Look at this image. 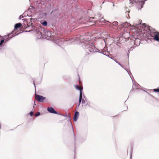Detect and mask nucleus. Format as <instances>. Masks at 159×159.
<instances>
[{"instance_id":"nucleus-33","label":"nucleus","mask_w":159,"mask_h":159,"mask_svg":"<svg viewBox=\"0 0 159 159\" xmlns=\"http://www.w3.org/2000/svg\"><path fill=\"white\" fill-rule=\"evenodd\" d=\"M100 38H102L103 40H104V43H105V38L104 37H103L102 36L101 37H100Z\"/></svg>"},{"instance_id":"nucleus-30","label":"nucleus","mask_w":159,"mask_h":159,"mask_svg":"<svg viewBox=\"0 0 159 159\" xmlns=\"http://www.w3.org/2000/svg\"><path fill=\"white\" fill-rule=\"evenodd\" d=\"M153 91L155 92H159V88L157 89H153Z\"/></svg>"},{"instance_id":"nucleus-41","label":"nucleus","mask_w":159,"mask_h":159,"mask_svg":"<svg viewBox=\"0 0 159 159\" xmlns=\"http://www.w3.org/2000/svg\"><path fill=\"white\" fill-rule=\"evenodd\" d=\"M80 104H79V103L78 104V107H79L80 105Z\"/></svg>"},{"instance_id":"nucleus-22","label":"nucleus","mask_w":159,"mask_h":159,"mask_svg":"<svg viewBox=\"0 0 159 159\" xmlns=\"http://www.w3.org/2000/svg\"><path fill=\"white\" fill-rule=\"evenodd\" d=\"M67 2L70 3H72L73 2H76L77 0H66Z\"/></svg>"},{"instance_id":"nucleus-2","label":"nucleus","mask_w":159,"mask_h":159,"mask_svg":"<svg viewBox=\"0 0 159 159\" xmlns=\"http://www.w3.org/2000/svg\"><path fill=\"white\" fill-rule=\"evenodd\" d=\"M60 115H61V114ZM62 116H64L66 117L69 119L68 121L70 122V126L72 128V131H73V133L74 138V146H75V148H74L75 149H74V152L75 153L74 158H75V154L76 153L75 148H76V143L77 138H76V135L75 134L72 124V122L70 120L71 116L70 115H69V114H64V115H62Z\"/></svg>"},{"instance_id":"nucleus-24","label":"nucleus","mask_w":159,"mask_h":159,"mask_svg":"<svg viewBox=\"0 0 159 159\" xmlns=\"http://www.w3.org/2000/svg\"><path fill=\"white\" fill-rule=\"evenodd\" d=\"M25 12L23 13V15H20V16L19 17V19H21V18H23L24 17L26 16L25 15Z\"/></svg>"},{"instance_id":"nucleus-43","label":"nucleus","mask_w":159,"mask_h":159,"mask_svg":"<svg viewBox=\"0 0 159 159\" xmlns=\"http://www.w3.org/2000/svg\"><path fill=\"white\" fill-rule=\"evenodd\" d=\"M63 40H63V39H61V41H62H62H63Z\"/></svg>"},{"instance_id":"nucleus-11","label":"nucleus","mask_w":159,"mask_h":159,"mask_svg":"<svg viewBox=\"0 0 159 159\" xmlns=\"http://www.w3.org/2000/svg\"><path fill=\"white\" fill-rule=\"evenodd\" d=\"M22 25V24L20 23H18L14 25V30L13 31H14V34H15V33L17 34V32L16 31V30H17L18 28L20 27Z\"/></svg>"},{"instance_id":"nucleus-10","label":"nucleus","mask_w":159,"mask_h":159,"mask_svg":"<svg viewBox=\"0 0 159 159\" xmlns=\"http://www.w3.org/2000/svg\"><path fill=\"white\" fill-rule=\"evenodd\" d=\"M38 17L40 18H46L48 14L46 12H42L40 10L38 12Z\"/></svg>"},{"instance_id":"nucleus-36","label":"nucleus","mask_w":159,"mask_h":159,"mask_svg":"<svg viewBox=\"0 0 159 159\" xmlns=\"http://www.w3.org/2000/svg\"><path fill=\"white\" fill-rule=\"evenodd\" d=\"M100 53H101V54H102V55H106L107 56V57H108L109 56V55H106L105 54H104L102 52H100Z\"/></svg>"},{"instance_id":"nucleus-47","label":"nucleus","mask_w":159,"mask_h":159,"mask_svg":"<svg viewBox=\"0 0 159 159\" xmlns=\"http://www.w3.org/2000/svg\"><path fill=\"white\" fill-rule=\"evenodd\" d=\"M111 58V59H113L111 58Z\"/></svg>"},{"instance_id":"nucleus-38","label":"nucleus","mask_w":159,"mask_h":159,"mask_svg":"<svg viewBox=\"0 0 159 159\" xmlns=\"http://www.w3.org/2000/svg\"><path fill=\"white\" fill-rule=\"evenodd\" d=\"M83 98H84V99H85V98H86L85 97V96H84V94H83Z\"/></svg>"},{"instance_id":"nucleus-16","label":"nucleus","mask_w":159,"mask_h":159,"mask_svg":"<svg viewBox=\"0 0 159 159\" xmlns=\"http://www.w3.org/2000/svg\"><path fill=\"white\" fill-rule=\"evenodd\" d=\"M154 39L155 40L159 42V34L156 33L154 36Z\"/></svg>"},{"instance_id":"nucleus-37","label":"nucleus","mask_w":159,"mask_h":159,"mask_svg":"<svg viewBox=\"0 0 159 159\" xmlns=\"http://www.w3.org/2000/svg\"><path fill=\"white\" fill-rule=\"evenodd\" d=\"M32 31V30H30L29 31H25V32H30Z\"/></svg>"},{"instance_id":"nucleus-3","label":"nucleus","mask_w":159,"mask_h":159,"mask_svg":"<svg viewBox=\"0 0 159 159\" xmlns=\"http://www.w3.org/2000/svg\"><path fill=\"white\" fill-rule=\"evenodd\" d=\"M41 31L43 32L44 39H46L48 40H52L53 37L52 32L48 31L44 28H41Z\"/></svg>"},{"instance_id":"nucleus-9","label":"nucleus","mask_w":159,"mask_h":159,"mask_svg":"<svg viewBox=\"0 0 159 159\" xmlns=\"http://www.w3.org/2000/svg\"><path fill=\"white\" fill-rule=\"evenodd\" d=\"M47 111L50 113L60 115L61 114L56 111L52 107H49L47 108Z\"/></svg>"},{"instance_id":"nucleus-34","label":"nucleus","mask_w":159,"mask_h":159,"mask_svg":"<svg viewBox=\"0 0 159 159\" xmlns=\"http://www.w3.org/2000/svg\"><path fill=\"white\" fill-rule=\"evenodd\" d=\"M82 99L81 98H79V104H80L81 102H82Z\"/></svg>"},{"instance_id":"nucleus-25","label":"nucleus","mask_w":159,"mask_h":159,"mask_svg":"<svg viewBox=\"0 0 159 159\" xmlns=\"http://www.w3.org/2000/svg\"><path fill=\"white\" fill-rule=\"evenodd\" d=\"M106 22V21L104 20V19L102 17V18L100 17V23H105Z\"/></svg>"},{"instance_id":"nucleus-32","label":"nucleus","mask_w":159,"mask_h":159,"mask_svg":"<svg viewBox=\"0 0 159 159\" xmlns=\"http://www.w3.org/2000/svg\"><path fill=\"white\" fill-rule=\"evenodd\" d=\"M103 33H102L101 34V35L102 36H106L107 35V34L106 33H105L104 34H103Z\"/></svg>"},{"instance_id":"nucleus-20","label":"nucleus","mask_w":159,"mask_h":159,"mask_svg":"<svg viewBox=\"0 0 159 159\" xmlns=\"http://www.w3.org/2000/svg\"><path fill=\"white\" fill-rule=\"evenodd\" d=\"M5 39L4 38H2L1 39V40H0V46L1 45H2L3 43L4 42H5Z\"/></svg>"},{"instance_id":"nucleus-40","label":"nucleus","mask_w":159,"mask_h":159,"mask_svg":"<svg viewBox=\"0 0 159 159\" xmlns=\"http://www.w3.org/2000/svg\"><path fill=\"white\" fill-rule=\"evenodd\" d=\"M85 100V102H87V98H85V99H84Z\"/></svg>"},{"instance_id":"nucleus-13","label":"nucleus","mask_w":159,"mask_h":159,"mask_svg":"<svg viewBox=\"0 0 159 159\" xmlns=\"http://www.w3.org/2000/svg\"><path fill=\"white\" fill-rule=\"evenodd\" d=\"M79 115V112L77 111H75V112L73 118L74 121L76 122L77 121V119L78 118Z\"/></svg>"},{"instance_id":"nucleus-26","label":"nucleus","mask_w":159,"mask_h":159,"mask_svg":"<svg viewBox=\"0 0 159 159\" xmlns=\"http://www.w3.org/2000/svg\"><path fill=\"white\" fill-rule=\"evenodd\" d=\"M40 115V113L39 112H38L36 114H35L34 115L36 117H37Z\"/></svg>"},{"instance_id":"nucleus-45","label":"nucleus","mask_w":159,"mask_h":159,"mask_svg":"<svg viewBox=\"0 0 159 159\" xmlns=\"http://www.w3.org/2000/svg\"><path fill=\"white\" fill-rule=\"evenodd\" d=\"M25 16H26V14H25Z\"/></svg>"},{"instance_id":"nucleus-7","label":"nucleus","mask_w":159,"mask_h":159,"mask_svg":"<svg viewBox=\"0 0 159 159\" xmlns=\"http://www.w3.org/2000/svg\"><path fill=\"white\" fill-rule=\"evenodd\" d=\"M50 0H40L34 2V4L39 8H43L42 6H44L46 2H49Z\"/></svg>"},{"instance_id":"nucleus-4","label":"nucleus","mask_w":159,"mask_h":159,"mask_svg":"<svg viewBox=\"0 0 159 159\" xmlns=\"http://www.w3.org/2000/svg\"><path fill=\"white\" fill-rule=\"evenodd\" d=\"M54 17L58 18L60 15V12L59 11V7L57 5H55V7L51 12L50 14Z\"/></svg>"},{"instance_id":"nucleus-17","label":"nucleus","mask_w":159,"mask_h":159,"mask_svg":"<svg viewBox=\"0 0 159 159\" xmlns=\"http://www.w3.org/2000/svg\"><path fill=\"white\" fill-rule=\"evenodd\" d=\"M86 139V137H85L84 138H80L79 139V142L80 143H82L85 141Z\"/></svg>"},{"instance_id":"nucleus-18","label":"nucleus","mask_w":159,"mask_h":159,"mask_svg":"<svg viewBox=\"0 0 159 159\" xmlns=\"http://www.w3.org/2000/svg\"><path fill=\"white\" fill-rule=\"evenodd\" d=\"M138 2L139 1L137 0H129V3L132 5Z\"/></svg>"},{"instance_id":"nucleus-39","label":"nucleus","mask_w":159,"mask_h":159,"mask_svg":"<svg viewBox=\"0 0 159 159\" xmlns=\"http://www.w3.org/2000/svg\"><path fill=\"white\" fill-rule=\"evenodd\" d=\"M78 76H79V75H78ZM79 82H80V77H79Z\"/></svg>"},{"instance_id":"nucleus-19","label":"nucleus","mask_w":159,"mask_h":159,"mask_svg":"<svg viewBox=\"0 0 159 159\" xmlns=\"http://www.w3.org/2000/svg\"><path fill=\"white\" fill-rule=\"evenodd\" d=\"M75 88L77 90H78L80 91H80L83 90V88H82V89H81L79 86L78 85H75Z\"/></svg>"},{"instance_id":"nucleus-42","label":"nucleus","mask_w":159,"mask_h":159,"mask_svg":"<svg viewBox=\"0 0 159 159\" xmlns=\"http://www.w3.org/2000/svg\"><path fill=\"white\" fill-rule=\"evenodd\" d=\"M48 101V99H47V100H46V102H47Z\"/></svg>"},{"instance_id":"nucleus-1","label":"nucleus","mask_w":159,"mask_h":159,"mask_svg":"<svg viewBox=\"0 0 159 159\" xmlns=\"http://www.w3.org/2000/svg\"><path fill=\"white\" fill-rule=\"evenodd\" d=\"M82 37L80 35H76L74 39L75 41H80L83 48L85 50L86 54L92 55L94 53L99 52V50L95 45L93 40L85 37L83 38V41H81Z\"/></svg>"},{"instance_id":"nucleus-6","label":"nucleus","mask_w":159,"mask_h":159,"mask_svg":"<svg viewBox=\"0 0 159 159\" xmlns=\"http://www.w3.org/2000/svg\"><path fill=\"white\" fill-rule=\"evenodd\" d=\"M14 31H12L11 33L8 34L7 35H5L4 38L5 39V43H6L10 39L20 34L19 33H18L17 34L15 33L14 34Z\"/></svg>"},{"instance_id":"nucleus-12","label":"nucleus","mask_w":159,"mask_h":159,"mask_svg":"<svg viewBox=\"0 0 159 159\" xmlns=\"http://www.w3.org/2000/svg\"><path fill=\"white\" fill-rule=\"evenodd\" d=\"M34 20H35V19L32 18H30V19H26V22H29V23L31 24L30 25H28V26L26 27V28L30 27V26H31L33 28L34 26L33 25L32 22V21H33V22L34 21Z\"/></svg>"},{"instance_id":"nucleus-27","label":"nucleus","mask_w":159,"mask_h":159,"mask_svg":"<svg viewBox=\"0 0 159 159\" xmlns=\"http://www.w3.org/2000/svg\"><path fill=\"white\" fill-rule=\"evenodd\" d=\"M121 67H122V68H123L125 70H126L127 72V70H126L124 68H123V66L121 65L119 63H118L117 61H116L114 60Z\"/></svg>"},{"instance_id":"nucleus-29","label":"nucleus","mask_w":159,"mask_h":159,"mask_svg":"<svg viewBox=\"0 0 159 159\" xmlns=\"http://www.w3.org/2000/svg\"><path fill=\"white\" fill-rule=\"evenodd\" d=\"M32 80L33 81V84L34 85V88H35V89H36V86H35V80L33 78V79H32Z\"/></svg>"},{"instance_id":"nucleus-35","label":"nucleus","mask_w":159,"mask_h":159,"mask_svg":"<svg viewBox=\"0 0 159 159\" xmlns=\"http://www.w3.org/2000/svg\"><path fill=\"white\" fill-rule=\"evenodd\" d=\"M90 103L89 102H87V103L85 105H86V106L87 105V106L90 107Z\"/></svg>"},{"instance_id":"nucleus-15","label":"nucleus","mask_w":159,"mask_h":159,"mask_svg":"<svg viewBox=\"0 0 159 159\" xmlns=\"http://www.w3.org/2000/svg\"><path fill=\"white\" fill-rule=\"evenodd\" d=\"M41 24L44 26H47L48 25V22L47 21L44 20H41L40 21Z\"/></svg>"},{"instance_id":"nucleus-5","label":"nucleus","mask_w":159,"mask_h":159,"mask_svg":"<svg viewBox=\"0 0 159 159\" xmlns=\"http://www.w3.org/2000/svg\"><path fill=\"white\" fill-rule=\"evenodd\" d=\"M45 11L48 14H50L51 12L55 7V5L52 3L48 2L45 5Z\"/></svg>"},{"instance_id":"nucleus-44","label":"nucleus","mask_w":159,"mask_h":159,"mask_svg":"<svg viewBox=\"0 0 159 159\" xmlns=\"http://www.w3.org/2000/svg\"><path fill=\"white\" fill-rule=\"evenodd\" d=\"M22 20H25V19H23Z\"/></svg>"},{"instance_id":"nucleus-31","label":"nucleus","mask_w":159,"mask_h":159,"mask_svg":"<svg viewBox=\"0 0 159 159\" xmlns=\"http://www.w3.org/2000/svg\"><path fill=\"white\" fill-rule=\"evenodd\" d=\"M85 100L84 98H82V103L84 104L85 103Z\"/></svg>"},{"instance_id":"nucleus-14","label":"nucleus","mask_w":159,"mask_h":159,"mask_svg":"<svg viewBox=\"0 0 159 159\" xmlns=\"http://www.w3.org/2000/svg\"><path fill=\"white\" fill-rule=\"evenodd\" d=\"M35 31L37 32V35L39 36V37H38L39 39H44V35H43V34H42V32L39 30H35Z\"/></svg>"},{"instance_id":"nucleus-46","label":"nucleus","mask_w":159,"mask_h":159,"mask_svg":"<svg viewBox=\"0 0 159 159\" xmlns=\"http://www.w3.org/2000/svg\"><path fill=\"white\" fill-rule=\"evenodd\" d=\"M40 83V82L39 83H38V84H39Z\"/></svg>"},{"instance_id":"nucleus-21","label":"nucleus","mask_w":159,"mask_h":159,"mask_svg":"<svg viewBox=\"0 0 159 159\" xmlns=\"http://www.w3.org/2000/svg\"><path fill=\"white\" fill-rule=\"evenodd\" d=\"M82 91H80V96H79V98H81V99L83 98V95L84 93L82 92Z\"/></svg>"},{"instance_id":"nucleus-28","label":"nucleus","mask_w":159,"mask_h":159,"mask_svg":"<svg viewBox=\"0 0 159 159\" xmlns=\"http://www.w3.org/2000/svg\"><path fill=\"white\" fill-rule=\"evenodd\" d=\"M29 114L30 116H32L33 115L34 112L31 111L29 113Z\"/></svg>"},{"instance_id":"nucleus-23","label":"nucleus","mask_w":159,"mask_h":159,"mask_svg":"<svg viewBox=\"0 0 159 159\" xmlns=\"http://www.w3.org/2000/svg\"><path fill=\"white\" fill-rule=\"evenodd\" d=\"M5 47L4 45H2L0 46V51H2L4 50Z\"/></svg>"},{"instance_id":"nucleus-8","label":"nucleus","mask_w":159,"mask_h":159,"mask_svg":"<svg viewBox=\"0 0 159 159\" xmlns=\"http://www.w3.org/2000/svg\"><path fill=\"white\" fill-rule=\"evenodd\" d=\"M35 99L38 102H42L44 100L46 99V98L42 95L37 94H35Z\"/></svg>"}]
</instances>
